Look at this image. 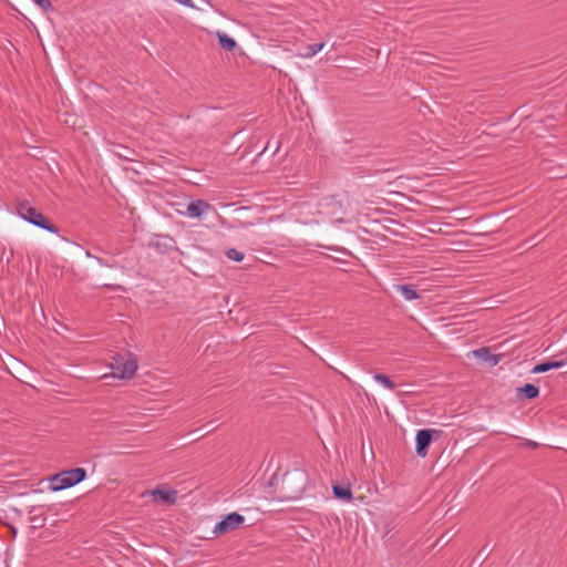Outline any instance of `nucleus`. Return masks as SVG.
Returning a JSON list of instances; mask_svg holds the SVG:
<instances>
[{
    "label": "nucleus",
    "instance_id": "obj_1",
    "mask_svg": "<svg viewBox=\"0 0 567 567\" xmlns=\"http://www.w3.org/2000/svg\"><path fill=\"white\" fill-rule=\"evenodd\" d=\"M309 485V477L306 471L293 468L288 471L281 482V491L285 499H298Z\"/></svg>",
    "mask_w": 567,
    "mask_h": 567
},
{
    "label": "nucleus",
    "instance_id": "obj_2",
    "mask_svg": "<svg viewBox=\"0 0 567 567\" xmlns=\"http://www.w3.org/2000/svg\"><path fill=\"white\" fill-rule=\"evenodd\" d=\"M86 471L83 467L64 470L49 478V487L53 492L71 488L84 481Z\"/></svg>",
    "mask_w": 567,
    "mask_h": 567
},
{
    "label": "nucleus",
    "instance_id": "obj_3",
    "mask_svg": "<svg viewBox=\"0 0 567 567\" xmlns=\"http://www.w3.org/2000/svg\"><path fill=\"white\" fill-rule=\"evenodd\" d=\"M137 361L131 353L118 354L111 363L112 375L116 379H131L137 371Z\"/></svg>",
    "mask_w": 567,
    "mask_h": 567
},
{
    "label": "nucleus",
    "instance_id": "obj_4",
    "mask_svg": "<svg viewBox=\"0 0 567 567\" xmlns=\"http://www.w3.org/2000/svg\"><path fill=\"white\" fill-rule=\"evenodd\" d=\"M18 214L23 220L28 221L29 224H32L51 234L58 233V228L53 224H51L41 212L33 207L20 205L18 208Z\"/></svg>",
    "mask_w": 567,
    "mask_h": 567
},
{
    "label": "nucleus",
    "instance_id": "obj_5",
    "mask_svg": "<svg viewBox=\"0 0 567 567\" xmlns=\"http://www.w3.org/2000/svg\"><path fill=\"white\" fill-rule=\"evenodd\" d=\"M245 518L243 515L234 512L226 515L221 520L216 523L213 528V533L215 535L225 534L227 532L236 529L241 523H244Z\"/></svg>",
    "mask_w": 567,
    "mask_h": 567
},
{
    "label": "nucleus",
    "instance_id": "obj_6",
    "mask_svg": "<svg viewBox=\"0 0 567 567\" xmlns=\"http://www.w3.org/2000/svg\"><path fill=\"white\" fill-rule=\"evenodd\" d=\"M433 430H420L415 437V452L419 456L424 457L427 453V447L432 440Z\"/></svg>",
    "mask_w": 567,
    "mask_h": 567
},
{
    "label": "nucleus",
    "instance_id": "obj_7",
    "mask_svg": "<svg viewBox=\"0 0 567 567\" xmlns=\"http://www.w3.org/2000/svg\"><path fill=\"white\" fill-rule=\"evenodd\" d=\"M212 208V206L209 204H207L206 202L204 200H200V199H197V200H193L190 202L188 205H187V215L190 217V218H200L202 216H204L209 209Z\"/></svg>",
    "mask_w": 567,
    "mask_h": 567
},
{
    "label": "nucleus",
    "instance_id": "obj_8",
    "mask_svg": "<svg viewBox=\"0 0 567 567\" xmlns=\"http://www.w3.org/2000/svg\"><path fill=\"white\" fill-rule=\"evenodd\" d=\"M151 495L155 501L173 504L176 501L177 492L175 489H161L156 488L151 491Z\"/></svg>",
    "mask_w": 567,
    "mask_h": 567
},
{
    "label": "nucleus",
    "instance_id": "obj_9",
    "mask_svg": "<svg viewBox=\"0 0 567 567\" xmlns=\"http://www.w3.org/2000/svg\"><path fill=\"white\" fill-rule=\"evenodd\" d=\"M566 361L565 360H560V361H546V362H542L539 364H536L533 369H532V372L533 373H544V372H547L551 369H559V368H563L566 365Z\"/></svg>",
    "mask_w": 567,
    "mask_h": 567
},
{
    "label": "nucleus",
    "instance_id": "obj_10",
    "mask_svg": "<svg viewBox=\"0 0 567 567\" xmlns=\"http://www.w3.org/2000/svg\"><path fill=\"white\" fill-rule=\"evenodd\" d=\"M396 289L401 292L403 298L408 301H413L420 298V295L414 289V287L409 285H399Z\"/></svg>",
    "mask_w": 567,
    "mask_h": 567
},
{
    "label": "nucleus",
    "instance_id": "obj_11",
    "mask_svg": "<svg viewBox=\"0 0 567 567\" xmlns=\"http://www.w3.org/2000/svg\"><path fill=\"white\" fill-rule=\"evenodd\" d=\"M324 47V43H313L310 45H307L299 55L305 59H310L315 56L317 53H319Z\"/></svg>",
    "mask_w": 567,
    "mask_h": 567
},
{
    "label": "nucleus",
    "instance_id": "obj_12",
    "mask_svg": "<svg viewBox=\"0 0 567 567\" xmlns=\"http://www.w3.org/2000/svg\"><path fill=\"white\" fill-rule=\"evenodd\" d=\"M332 492H333V495L337 498H340V499H343V501H347V502H351L352 501V493H351V489L349 487H342V486H339V485H334L332 487Z\"/></svg>",
    "mask_w": 567,
    "mask_h": 567
},
{
    "label": "nucleus",
    "instance_id": "obj_13",
    "mask_svg": "<svg viewBox=\"0 0 567 567\" xmlns=\"http://www.w3.org/2000/svg\"><path fill=\"white\" fill-rule=\"evenodd\" d=\"M518 391L526 398V399H535L539 394L538 386L527 383L524 386L519 388Z\"/></svg>",
    "mask_w": 567,
    "mask_h": 567
},
{
    "label": "nucleus",
    "instance_id": "obj_14",
    "mask_svg": "<svg viewBox=\"0 0 567 567\" xmlns=\"http://www.w3.org/2000/svg\"><path fill=\"white\" fill-rule=\"evenodd\" d=\"M218 41L221 48L231 51L236 47V41L226 33H218Z\"/></svg>",
    "mask_w": 567,
    "mask_h": 567
},
{
    "label": "nucleus",
    "instance_id": "obj_15",
    "mask_svg": "<svg viewBox=\"0 0 567 567\" xmlns=\"http://www.w3.org/2000/svg\"><path fill=\"white\" fill-rule=\"evenodd\" d=\"M373 380L375 382L380 383L382 386H384L388 390L392 391L395 388V385L392 382V380L388 375H385V374L375 373V374H373Z\"/></svg>",
    "mask_w": 567,
    "mask_h": 567
},
{
    "label": "nucleus",
    "instance_id": "obj_16",
    "mask_svg": "<svg viewBox=\"0 0 567 567\" xmlns=\"http://www.w3.org/2000/svg\"><path fill=\"white\" fill-rule=\"evenodd\" d=\"M225 255L229 260L236 262H240L244 259V252L234 248L226 250Z\"/></svg>",
    "mask_w": 567,
    "mask_h": 567
},
{
    "label": "nucleus",
    "instance_id": "obj_17",
    "mask_svg": "<svg viewBox=\"0 0 567 567\" xmlns=\"http://www.w3.org/2000/svg\"><path fill=\"white\" fill-rule=\"evenodd\" d=\"M472 354L483 361H491V352L487 348H480L472 351Z\"/></svg>",
    "mask_w": 567,
    "mask_h": 567
},
{
    "label": "nucleus",
    "instance_id": "obj_18",
    "mask_svg": "<svg viewBox=\"0 0 567 567\" xmlns=\"http://www.w3.org/2000/svg\"><path fill=\"white\" fill-rule=\"evenodd\" d=\"M33 2L44 11L52 10V3L50 0H33Z\"/></svg>",
    "mask_w": 567,
    "mask_h": 567
},
{
    "label": "nucleus",
    "instance_id": "obj_19",
    "mask_svg": "<svg viewBox=\"0 0 567 567\" xmlns=\"http://www.w3.org/2000/svg\"><path fill=\"white\" fill-rule=\"evenodd\" d=\"M177 3L179 4H183L185 7H188V8H193L194 7V3L192 2V0H175Z\"/></svg>",
    "mask_w": 567,
    "mask_h": 567
},
{
    "label": "nucleus",
    "instance_id": "obj_20",
    "mask_svg": "<svg viewBox=\"0 0 567 567\" xmlns=\"http://www.w3.org/2000/svg\"><path fill=\"white\" fill-rule=\"evenodd\" d=\"M525 445L533 449L538 446V444L534 441H526Z\"/></svg>",
    "mask_w": 567,
    "mask_h": 567
},
{
    "label": "nucleus",
    "instance_id": "obj_21",
    "mask_svg": "<svg viewBox=\"0 0 567 567\" xmlns=\"http://www.w3.org/2000/svg\"><path fill=\"white\" fill-rule=\"evenodd\" d=\"M271 143H272L271 141H269V142L267 143V145H266V146L264 147V150L261 151V154H262V153H265L268 148H270V147H271Z\"/></svg>",
    "mask_w": 567,
    "mask_h": 567
},
{
    "label": "nucleus",
    "instance_id": "obj_22",
    "mask_svg": "<svg viewBox=\"0 0 567 567\" xmlns=\"http://www.w3.org/2000/svg\"><path fill=\"white\" fill-rule=\"evenodd\" d=\"M279 147H280L279 142L276 141L275 146H274V153H276L279 150Z\"/></svg>",
    "mask_w": 567,
    "mask_h": 567
},
{
    "label": "nucleus",
    "instance_id": "obj_23",
    "mask_svg": "<svg viewBox=\"0 0 567 567\" xmlns=\"http://www.w3.org/2000/svg\"><path fill=\"white\" fill-rule=\"evenodd\" d=\"M497 363H498V360H497V359H494V360L492 361V364H494V365H495V364H497Z\"/></svg>",
    "mask_w": 567,
    "mask_h": 567
},
{
    "label": "nucleus",
    "instance_id": "obj_24",
    "mask_svg": "<svg viewBox=\"0 0 567 567\" xmlns=\"http://www.w3.org/2000/svg\"><path fill=\"white\" fill-rule=\"evenodd\" d=\"M165 240L173 241L169 237H164Z\"/></svg>",
    "mask_w": 567,
    "mask_h": 567
}]
</instances>
